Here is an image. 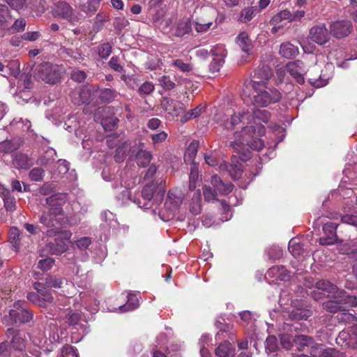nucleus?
Returning <instances> with one entry per match:
<instances>
[{
    "label": "nucleus",
    "mask_w": 357,
    "mask_h": 357,
    "mask_svg": "<svg viewBox=\"0 0 357 357\" xmlns=\"http://www.w3.org/2000/svg\"><path fill=\"white\" fill-rule=\"evenodd\" d=\"M270 119L268 111L255 109L251 114L245 112L235 114L229 119L225 120L221 126L226 130H232L238 123L246 124L241 132L234 133V141L231 142V146L238 153L245 145L253 150L260 151L264 148V143L259 137L265 133V128L261 123H268Z\"/></svg>",
    "instance_id": "f257e3e1"
},
{
    "label": "nucleus",
    "mask_w": 357,
    "mask_h": 357,
    "mask_svg": "<svg viewBox=\"0 0 357 357\" xmlns=\"http://www.w3.org/2000/svg\"><path fill=\"white\" fill-rule=\"evenodd\" d=\"M66 195L55 194L46 199L49 206L48 211H44L40 218V222L45 227H55L61 221L60 216L63 215L62 206L66 202Z\"/></svg>",
    "instance_id": "f03ea898"
},
{
    "label": "nucleus",
    "mask_w": 357,
    "mask_h": 357,
    "mask_svg": "<svg viewBox=\"0 0 357 357\" xmlns=\"http://www.w3.org/2000/svg\"><path fill=\"white\" fill-rule=\"evenodd\" d=\"M252 87L255 91L253 103L257 106L267 107L281 99V93L277 89L268 86L266 83L252 80Z\"/></svg>",
    "instance_id": "7ed1b4c3"
},
{
    "label": "nucleus",
    "mask_w": 357,
    "mask_h": 357,
    "mask_svg": "<svg viewBox=\"0 0 357 357\" xmlns=\"http://www.w3.org/2000/svg\"><path fill=\"white\" fill-rule=\"evenodd\" d=\"M61 73V67L48 62H45L36 68L34 77L45 83L54 84L59 80Z\"/></svg>",
    "instance_id": "20e7f679"
},
{
    "label": "nucleus",
    "mask_w": 357,
    "mask_h": 357,
    "mask_svg": "<svg viewBox=\"0 0 357 357\" xmlns=\"http://www.w3.org/2000/svg\"><path fill=\"white\" fill-rule=\"evenodd\" d=\"M33 318V313L26 307V303L17 301L14 303L13 308L9 315L3 317V321L8 324H18L29 322Z\"/></svg>",
    "instance_id": "39448f33"
},
{
    "label": "nucleus",
    "mask_w": 357,
    "mask_h": 357,
    "mask_svg": "<svg viewBox=\"0 0 357 357\" xmlns=\"http://www.w3.org/2000/svg\"><path fill=\"white\" fill-rule=\"evenodd\" d=\"M156 186L154 184L146 185L142 190V200H139L137 205L142 208H150L153 204H160L163 199L164 190L156 192Z\"/></svg>",
    "instance_id": "423d86ee"
},
{
    "label": "nucleus",
    "mask_w": 357,
    "mask_h": 357,
    "mask_svg": "<svg viewBox=\"0 0 357 357\" xmlns=\"http://www.w3.org/2000/svg\"><path fill=\"white\" fill-rule=\"evenodd\" d=\"M33 288L37 292H30L27 294L26 298L29 301L42 307H46L48 304L53 302L50 291L43 284L38 282H34Z\"/></svg>",
    "instance_id": "0eeeda50"
},
{
    "label": "nucleus",
    "mask_w": 357,
    "mask_h": 357,
    "mask_svg": "<svg viewBox=\"0 0 357 357\" xmlns=\"http://www.w3.org/2000/svg\"><path fill=\"white\" fill-rule=\"evenodd\" d=\"M98 92V86L90 85L84 86L79 89L74 90L70 93V98L75 105H80L89 103L93 100Z\"/></svg>",
    "instance_id": "6e6552de"
},
{
    "label": "nucleus",
    "mask_w": 357,
    "mask_h": 357,
    "mask_svg": "<svg viewBox=\"0 0 357 357\" xmlns=\"http://www.w3.org/2000/svg\"><path fill=\"white\" fill-rule=\"evenodd\" d=\"M215 19V11L213 8L204 9L199 16L195 17L191 25L199 33H203L210 29Z\"/></svg>",
    "instance_id": "1a4fd4ad"
},
{
    "label": "nucleus",
    "mask_w": 357,
    "mask_h": 357,
    "mask_svg": "<svg viewBox=\"0 0 357 357\" xmlns=\"http://www.w3.org/2000/svg\"><path fill=\"white\" fill-rule=\"evenodd\" d=\"M310 38L318 45H324L330 39V33L323 23L312 26L309 32Z\"/></svg>",
    "instance_id": "9d476101"
},
{
    "label": "nucleus",
    "mask_w": 357,
    "mask_h": 357,
    "mask_svg": "<svg viewBox=\"0 0 357 357\" xmlns=\"http://www.w3.org/2000/svg\"><path fill=\"white\" fill-rule=\"evenodd\" d=\"M352 28V23L349 20L336 21L331 24L330 33L337 38H342L350 34Z\"/></svg>",
    "instance_id": "9b49d317"
},
{
    "label": "nucleus",
    "mask_w": 357,
    "mask_h": 357,
    "mask_svg": "<svg viewBox=\"0 0 357 357\" xmlns=\"http://www.w3.org/2000/svg\"><path fill=\"white\" fill-rule=\"evenodd\" d=\"M183 200V193L178 189H173L169 191L165 202V208L174 212L178 208Z\"/></svg>",
    "instance_id": "f8f14e48"
},
{
    "label": "nucleus",
    "mask_w": 357,
    "mask_h": 357,
    "mask_svg": "<svg viewBox=\"0 0 357 357\" xmlns=\"http://www.w3.org/2000/svg\"><path fill=\"white\" fill-rule=\"evenodd\" d=\"M288 73L291 75L299 84L304 82L303 75L305 73V68L303 63L300 60L289 62L286 65Z\"/></svg>",
    "instance_id": "ddd939ff"
},
{
    "label": "nucleus",
    "mask_w": 357,
    "mask_h": 357,
    "mask_svg": "<svg viewBox=\"0 0 357 357\" xmlns=\"http://www.w3.org/2000/svg\"><path fill=\"white\" fill-rule=\"evenodd\" d=\"M73 10L72 7L65 1H59L52 8V15L63 19L71 21Z\"/></svg>",
    "instance_id": "4468645a"
},
{
    "label": "nucleus",
    "mask_w": 357,
    "mask_h": 357,
    "mask_svg": "<svg viewBox=\"0 0 357 357\" xmlns=\"http://www.w3.org/2000/svg\"><path fill=\"white\" fill-rule=\"evenodd\" d=\"M6 335L8 339H10V344L14 349L22 351L25 347L24 338L19 330L8 328Z\"/></svg>",
    "instance_id": "2eb2a0df"
},
{
    "label": "nucleus",
    "mask_w": 357,
    "mask_h": 357,
    "mask_svg": "<svg viewBox=\"0 0 357 357\" xmlns=\"http://www.w3.org/2000/svg\"><path fill=\"white\" fill-rule=\"evenodd\" d=\"M337 224L326 222L323 226V231L327 235L326 238H320L319 243L323 245H332L337 240L336 229Z\"/></svg>",
    "instance_id": "dca6fc26"
},
{
    "label": "nucleus",
    "mask_w": 357,
    "mask_h": 357,
    "mask_svg": "<svg viewBox=\"0 0 357 357\" xmlns=\"http://www.w3.org/2000/svg\"><path fill=\"white\" fill-rule=\"evenodd\" d=\"M235 41L243 52H245L248 55L252 54L253 43L247 32H241L236 36Z\"/></svg>",
    "instance_id": "f3484780"
},
{
    "label": "nucleus",
    "mask_w": 357,
    "mask_h": 357,
    "mask_svg": "<svg viewBox=\"0 0 357 357\" xmlns=\"http://www.w3.org/2000/svg\"><path fill=\"white\" fill-rule=\"evenodd\" d=\"M266 275L275 280L285 281L289 279L290 273L282 266H275L267 271Z\"/></svg>",
    "instance_id": "a211bd4d"
},
{
    "label": "nucleus",
    "mask_w": 357,
    "mask_h": 357,
    "mask_svg": "<svg viewBox=\"0 0 357 357\" xmlns=\"http://www.w3.org/2000/svg\"><path fill=\"white\" fill-rule=\"evenodd\" d=\"M211 184L217 194L219 193L222 195L229 194L231 192L233 188V185L231 183H224L217 175L211 177Z\"/></svg>",
    "instance_id": "6ab92c4d"
},
{
    "label": "nucleus",
    "mask_w": 357,
    "mask_h": 357,
    "mask_svg": "<svg viewBox=\"0 0 357 357\" xmlns=\"http://www.w3.org/2000/svg\"><path fill=\"white\" fill-rule=\"evenodd\" d=\"M71 234L68 231L65 232L64 238L57 237L54 243H50V249L54 255H61L64 252L67 248V241L70 238Z\"/></svg>",
    "instance_id": "aec40b11"
},
{
    "label": "nucleus",
    "mask_w": 357,
    "mask_h": 357,
    "mask_svg": "<svg viewBox=\"0 0 357 357\" xmlns=\"http://www.w3.org/2000/svg\"><path fill=\"white\" fill-rule=\"evenodd\" d=\"M162 107L169 114L178 116L181 110V102L168 98H164L161 102Z\"/></svg>",
    "instance_id": "412c9836"
},
{
    "label": "nucleus",
    "mask_w": 357,
    "mask_h": 357,
    "mask_svg": "<svg viewBox=\"0 0 357 357\" xmlns=\"http://www.w3.org/2000/svg\"><path fill=\"white\" fill-rule=\"evenodd\" d=\"M298 53V47L289 42L283 43L280 46L279 54L282 57L290 59L297 56Z\"/></svg>",
    "instance_id": "4be33fe9"
},
{
    "label": "nucleus",
    "mask_w": 357,
    "mask_h": 357,
    "mask_svg": "<svg viewBox=\"0 0 357 357\" xmlns=\"http://www.w3.org/2000/svg\"><path fill=\"white\" fill-rule=\"evenodd\" d=\"M337 294H334L331 296H329L331 299L323 303V308L324 310L331 313H335L339 311L345 310L344 307L342 305V303L338 301V298H335Z\"/></svg>",
    "instance_id": "5701e85b"
},
{
    "label": "nucleus",
    "mask_w": 357,
    "mask_h": 357,
    "mask_svg": "<svg viewBox=\"0 0 357 357\" xmlns=\"http://www.w3.org/2000/svg\"><path fill=\"white\" fill-rule=\"evenodd\" d=\"M132 146L130 142H125L118 146L114 155L115 160L118 162L123 161L128 154L131 152V155L134 154L132 151Z\"/></svg>",
    "instance_id": "b1692460"
},
{
    "label": "nucleus",
    "mask_w": 357,
    "mask_h": 357,
    "mask_svg": "<svg viewBox=\"0 0 357 357\" xmlns=\"http://www.w3.org/2000/svg\"><path fill=\"white\" fill-rule=\"evenodd\" d=\"M216 357H234L235 349L230 344L226 341L221 343L215 349Z\"/></svg>",
    "instance_id": "393cba45"
},
{
    "label": "nucleus",
    "mask_w": 357,
    "mask_h": 357,
    "mask_svg": "<svg viewBox=\"0 0 357 357\" xmlns=\"http://www.w3.org/2000/svg\"><path fill=\"white\" fill-rule=\"evenodd\" d=\"M315 287L328 294V296L334 294H338L340 289L331 282L326 280H321L315 283Z\"/></svg>",
    "instance_id": "a878e982"
},
{
    "label": "nucleus",
    "mask_w": 357,
    "mask_h": 357,
    "mask_svg": "<svg viewBox=\"0 0 357 357\" xmlns=\"http://www.w3.org/2000/svg\"><path fill=\"white\" fill-rule=\"evenodd\" d=\"M199 148V142L197 140H193L189 146H188L185 155H184V160L186 163H192L194 164V160L197 153V150Z\"/></svg>",
    "instance_id": "bb28decb"
},
{
    "label": "nucleus",
    "mask_w": 357,
    "mask_h": 357,
    "mask_svg": "<svg viewBox=\"0 0 357 357\" xmlns=\"http://www.w3.org/2000/svg\"><path fill=\"white\" fill-rule=\"evenodd\" d=\"M152 159V154L150 151L140 149L135 155V160L138 166L144 167L147 166Z\"/></svg>",
    "instance_id": "cd10ccee"
},
{
    "label": "nucleus",
    "mask_w": 357,
    "mask_h": 357,
    "mask_svg": "<svg viewBox=\"0 0 357 357\" xmlns=\"http://www.w3.org/2000/svg\"><path fill=\"white\" fill-rule=\"evenodd\" d=\"M272 76V71L268 66H263L256 70L254 73L255 80L260 82V83H266Z\"/></svg>",
    "instance_id": "c85d7f7f"
},
{
    "label": "nucleus",
    "mask_w": 357,
    "mask_h": 357,
    "mask_svg": "<svg viewBox=\"0 0 357 357\" xmlns=\"http://www.w3.org/2000/svg\"><path fill=\"white\" fill-rule=\"evenodd\" d=\"M139 294L129 293L128 295V301L126 305L120 306L121 312H126L135 310L139 306Z\"/></svg>",
    "instance_id": "c756f323"
},
{
    "label": "nucleus",
    "mask_w": 357,
    "mask_h": 357,
    "mask_svg": "<svg viewBox=\"0 0 357 357\" xmlns=\"http://www.w3.org/2000/svg\"><path fill=\"white\" fill-rule=\"evenodd\" d=\"M312 315L310 310L305 308L294 309L289 314V318L294 321L306 320Z\"/></svg>",
    "instance_id": "7c9ffc66"
},
{
    "label": "nucleus",
    "mask_w": 357,
    "mask_h": 357,
    "mask_svg": "<svg viewBox=\"0 0 357 357\" xmlns=\"http://www.w3.org/2000/svg\"><path fill=\"white\" fill-rule=\"evenodd\" d=\"M288 248L291 255L295 257H299L304 252L303 245L301 243L300 239L297 238H291L289 241Z\"/></svg>",
    "instance_id": "2f4dec72"
},
{
    "label": "nucleus",
    "mask_w": 357,
    "mask_h": 357,
    "mask_svg": "<svg viewBox=\"0 0 357 357\" xmlns=\"http://www.w3.org/2000/svg\"><path fill=\"white\" fill-rule=\"evenodd\" d=\"M295 342L297 349L299 351H305L307 352L310 346L312 344V339L305 335H298L294 340Z\"/></svg>",
    "instance_id": "473e14b6"
},
{
    "label": "nucleus",
    "mask_w": 357,
    "mask_h": 357,
    "mask_svg": "<svg viewBox=\"0 0 357 357\" xmlns=\"http://www.w3.org/2000/svg\"><path fill=\"white\" fill-rule=\"evenodd\" d=\"M336 298H338L339 301L342 303V305L347 304L351 307L357 306V298L355 296H349L344 290H340V292L336 295Z\"/></svg>",
    "instance_id": "72a5a7b5"
},
{
    "label": "nucleus",
    "mask_w": 357,
    "mask_h": 357,
    "mask_svg": "<svg viewBox=\"0 0 357 357\" xmlns=\"http://www.w3.org/2000/svg\"><path fill=\"white\" fill-rule=\"evenodd\" d=\"M56 153L53 149H48L45 153L37 160V164L43 166H46L55 160Z\"/></svg>",
    "instance_id": "f704fd0d"
},
{
    "label": "nucleus",
    "mask_w": 357,
    "mask_h": 357,
    "mask_svg": "<svg viewBox=\"0 0 357 357\" xmlns=\"http://www.w3.org/2000/svg\"><path fill=\"white\" fill-rule=\"evenodd\" d=\"M259 12V10L257 7H248L242 10L241 12V16L239 17V21L243 23H246L250 22L253 19V17L257 15Z\"/></svg>",
    "instance_id": "c9c22d12"
},
{
    "label": "nucleus",
    "mask_w": 357,
    "mask_h": 357,
    "mask_svg": "<svg viewBox=\"0 0 357 357\" xmlns=\"http://www.w3.org/2000/svg\"><path fill=\"white\" fill-rule=\"evenodd\" d=\"M97 95H98L100 99L104 102H109L116 98L117 93L116 91L111 89H104L101 90L98 89V92L96 93V96Z\"/></svg>",
    "instance_id": "e433bc0d"
},
{
    "label": "nucleus",
    "mask_w": 357,
    "mask_h": 357,
    "mask_svg": "<svg viewBox=\"0 0 357 357\" xmlns=\"http://www.w3.org/2000/svg\"><path fill=\"white\" fill-rule=\"evenodd\" d=\"M204 109V107L201 105L186 112L181 118L182 122L194 119L201 115Z\"/></svg>",
    "instance_id": "4c0bfd02"
},
{
    "label": "nucleus",
    "mask_w": 357,
    "mask_h": 357,
    "mask_svg": "<svg viewBox=\"0 0 357 357\" xmlns=\"http://www.w3.org/2000/svg\"><path fill=\"white\" fill-rule=\"evenodd\" d=\"M99 1L89 0L81 6L80 10L86 14H94L97 11Z\"/></svg>",
    "instance_id": "58836bf2"
},
{
    "label": "nucleus",
    "mask_w": 357,
    "mask_h": 357,
    "mask_svg": "<svg viewBox=\"0 0 357 357\" xmlns=\"http://www.w3.org/2000/svg\"><path fill=\"white\" fill-rule=\"evenodd\" d=\"M13 162L18 168L27 169L30 166L28 157L22 153L16 154Z\"/></svg>",
    "instance_id": "ea45409f"
},
{
    "label": "nucleus",
    "mask_w": 357,
    "mask_h": 357,
    "mask_svg": "<svg viewBox=\"0 0 357 357\" xmlns=\"http://www.w3.org/2000/svg\"><path fill=\"white\" fill-rule=\"evenodd\" d=\"M323 351L324 349L321 344H314L312 342L305 356L307 357H321L323 355Z\"/></svg>",
    "instance_id": "a19ab883"
},
{
    "label": "nucleus",
    "mask_w": 357,
    "mask_h": 357,
    "mask_svg": "<svg viewBox=\"0 0 357 357\" xmlns=\"http://www.w3.org/2000/svg\"><path fill=\"white\" fill-rule=\"evenodd\" d=\"M192 26V25H191V23L189 24L188 22L182 21L178 24L175 31V35L176 36L181 37L187 33H189Z\"/></svg>",
    "instance_id": "79ce46f5"
},
{
    "label": "nucleus",
    "mask_w": 357,
    "mask_h": 357,
    "mask_svg": "<svg viewBox=\"0 0 357 357\" xmlns=\"http://www.w3.org/2000/svg\"><path fill=\"white\" fill-rule=\"evenodd\" d=\"M199 177V171L196 165L193 164V166L190 169V173L189 176V188L190 190L195 189L197 182Z\"/></svg>",
    "instance_id": "37998d69"
},
{
    "label": "nucleus",
    "mask_w": 357,
    "mask_h": 357,
    "mask_svg": "<svg viewBox=\"0 0 357 357\" xmlns=\"http://www.w3.org/2000/svg\"><path fill=\"white\" fill-rule=\"evenodd\" d=\"M210 53L214 56L224 59L226 56V50L222 44H216L211 47Z\"/></svg>",
    "instance_id": "c03bdc74"
},
{
    "label": "nucleus",
    "mask_w": 357,
    "mask_h": 357,
    "mask_svg": "<svg viewBox=\"0 0 357 357\" xmlns=\"http://www.w3.org/2000/svg\"><path fill=\"white\" fill-rule=\"evenodd\" d=\"M172 65L183 73H188L192 70L190 63H185L181 59L174 60Z\"/></svg>",
    "instance_id": "a18cd8bd"
},
{
    "label": "nucleus",
    "mask_w": 357,
    "mask_h": 357,
    "mask_svg": "<svg viewBox=\"0 0 357 357\" xmlns=\"http://www.w3.org/2000/svg\"><path fill=\"white\" fill-rule=\"evenodd\" d=\"M283 20H287L289 21L294 20V17H292L291 13L289 10H283L273 17V21L276 23L280 22Z\"/></svg>",
    "instance_id": "49530a36"
},
{
    "label": "nucleus",
    "mask_w": 357,
    "mask_h": 357,
    "mask_svg": "<svg viewBox=\"0 0 357 357\" xmlns=\"http://www.w3.org/2000/svg\"><path fill=\"white\" fill-rule=\"evenodd\" d=\"M112 46L109 43H105L98 47V54L102 59H107L112 53Z\"/></svg>",
    "instance_id": "de8ad7c7"
},
{
    "label": "nucleus",
    "mask_w": 357,
    "mask_h": 357,
    "mask_svg": "<svg viewBox=\"0 0 357 357\" xmlns=\"http://www.w3.org/2000/svg\"><path fill=\"white\" fill-rule=\"evenodd\" d=\"M61 357H79L77 350L71 345H65L61 349Z\"/></svg>",
    "instance_id": "09e8293b"
},
{
    "label": "nucleus",
    "mask_w": 357,
    "mask_h": 357,
    "mask_svg": "<svg viewBox=\"0 0 357 357\" xmlns=\"http://www.w3.org/2000/svg\"><path fill=\"white\" fill-rule=\"evenodd\" d=\"M54 260L51 257H47L38 261L37 267L43 271H49L54 265Z\"/></svg>",
    "instance_id": "8fccbe9b"
},
{
    "label": "nucleus",
    "mask_w": 357,
    "mask_h": 357,
    "mask_svg": "<svg viewBox=\"0 0 357 357\" xmlns=\"http://www.w3.org/2000/svg\"><path fill=\"white\" fill-rule=\"evenodd\" d=\"M45 175V171L40 167H35L29 172V177L31 181H40Z\"/></svg>",
    "instance_id": "3c124183"
},
{
    "label": "nucleus",
    "mask_w": 357,
    "mask_h": 357,
    "mask_svg": "<svg viewBox=\"0 0 357 357\" xmlns=\"http://www.w3.org/2000/svg\"><path fill=\"white\" fill-rule=\"evenodd\" d=\"M154 85L151 82H145L143 83L138 89L140 95H149L154 91Z\"/></svg>",
    "instance_id": "603ef678"
},
{
    "label": "nucleus",
    "mask_w": 357,
    "mask_h": 357,
    "mask_svg": "<svg viewBox=\"0 0 357 357\" xmlns=\"http://www.w3.org/2000/svg\"><path fill=\"white\" fill-rule=\"evenodd\" d=\"M349 338L350 334L348 333L347 331H342L341 332H340L337 337L336 338V342L337 344H340L341 346L350 345V342H349Z\"/></svg>",
    "instance_id": "864d4df0"
},
{
    "label": "nucleus",
    "mask_w": 357,
    "mask_h": 357,
    "mask_svg": "<svg viewBox=\"0 0 357 357\" xmlns=\"http://www.w3.org/2000/svg\"><path fill=\"white\" fill-rule=\"evenodd\" d=\"M109 66L114 71L122 73L124 71L123 67L120 64L118 56H112L108 62Z\"/></svg>",
    "instance_id": "5fc2aeb1"
},
{
    "label": "nucleus",
    "mask_w": 357,
    "mask_h": 357,
    "mask_svg": "<svg viewBox=\"0 0 357 357\" xmlns=\"http://www.w3.org/2000/svg\"><path fill=\"white\" fill-rule=\"evenodd\" d=\"M10 7L19 11L26 7V0H5Z\"/></svg>",
    "instance_id": "6e6d98bb"
},
{
    "label": "nucleus",
    "mask_w": 357,
    "mask_h": 357,
    "mask_svg": "<svg viewBox=\"0 0 357 357\" xmlns=\"http://www.w3.org/2000/svg\"><path fill=\"white\" fill-rule=\"evenodd\" d=\"M160 84L166 90H171L174 88V82L168 76H162L159 79Z\"/></svg>",
    "instance_id": "4d7b16f0"
},
{
    "label": "nucleus",
    "mask_w": 357,
    "mask_h": 357,
    "mask_svg": "<svg viewBox=\"0 0 357 357\" xmlns=\"http://www.w3.org/2000/svg\"><path fill=\"white\" fill-rule=\"evenodd\" d=\"M224 59H214L209 65V70L211 73H215L220 70L224 63Z\"/></svg>",
    "instance_id": "13d9d810"
},
{
    "label": "nucleus",
    "mask_w": 357,
    "mask_h": 357,
    "mask_svg": "<svg viewBox=\"0 0 357 357\" xmlns=\"http://www.w3.org/2000/svg\"><path fill=\"white\" fill-rule=\"evenodd\" d=\"M266 348L269 352H274L278 347V340L275 336H268L266 340Z\"/></svg>",
    "instance_id": "bf43d9fd"
},
{
    "label": "nucleus",
    "mask_w": 357,
    "mask_h": 357,
    "mask_svg": "<svg viewBox=\"0 0 357 357\" xmlns=\"http://www.w3.org/2000/svg\"><path fill=\"white\" fill-rule=\"evenodd\" d=\"M20 236V231L16 227H13L9 231V241L16 248Z\"/></svg>",
    "instance_id": "052dcab7"
},
{
    "label": "nucleus",
    "mask_w": 357,
    "mask_h": 357,
    "mask_svg": "<svg viewBox=\"0 0 357 357\" xmlns=\"http://www.w3.org/2000/svg\"><path fill=\"white\" fill-rule=\"evenodd\" d=\"M341 222L344 224L353 225V226H357V215H349V214H344L343 215H341Z\"/></svg>",
    "instance_id": "680f3d73"
},
{
    "label": "nucleus",
    "mask_w": 357,
    "mask_h": 357,
    "mask_svg": "<svg viewBox=\"0 0 357 357\" xmlns=\"http://www.w3.org/2000/svg\"><path fill=\"white\" fill-rule=\"evenodd\" d=\"M203 193L204 198L207 202L215 200L218 195L214 188L213 190L211 187L206 186L204 188Z\"/></svg>",
    "instance_id": "e2e57ef3"
},
{
    "label": "nucleus",
    "mask_w": 357,
    "mask_h": 357,
    "mask_svg": "<svg viewBox=\"0 0 357 357\" xmlns=\"http://www.w3.org/2000/svg\"><path fill=\"white\" fill-rule=\"evenodd\" d=\"M46 284L50 287L60 288L63 284V280L53 276H48L46 278Z\"/></svg>",
    "instance_id": "0e129e2a"
},
{
    "label": "nucleus",
    "mask_w": 357,
    "mask_h": 357,
    "mask_svg": "<svg viewBox=\"0 0 357 357\" xmlns=\"http://www.w3.org/2000/svg\"><path fill=\"white\" fill-rule=\"evenodd\" d=\"M10 347L7 341L0 344V357H10Z\"/></svg>",
    "instance_id": "69168bd1"
},
{
    "label": "nucleus",
    "mask_w": 357,
    "mask_h": 357,
    "mask_svg": "<svg viewBox=\"0 0 357 357\" xmlns=\"http://www.w3.org/2000/svg\"><path fill=\"white\" fill-rule=\"evenodd\" d=\"M86 77V75L83 70H75L71 73V78L77 82H84Z\"/></svg>",
    "instance_id": "338daca9"
},
{
    "label": "nucleus",
    "mask_w": 357,
    "mask_h": 357,
    "mask_svg": "<svg viewBox=\"0 0 357 357\" xmlns=\"http://www.w3.org/2000/svg\"><path fill=\"white\" fill-rule=\"evenodd\" d=\"M167 137V134L165 131H162L159 133L154 134L151 135V139L153 144L156 145L158 144L162 143L166 140Z\"/></svg>",
    "instance_id": "774afa93"
}]
</instances>
